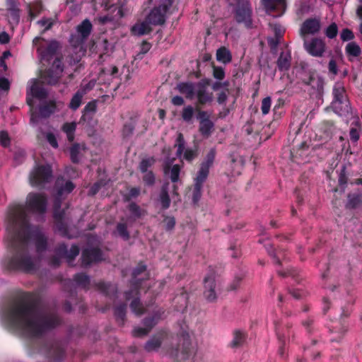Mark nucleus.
<instances>
[{"mask_svg":"<svg viewBox=\"0 0 362 362\" xmlns=\"http://www.w3.org/2000/svg\"><path fill=\"white\" fill-rule=\"evenodd\" d=\"M214 76L219 80H221L225 76V73L223 69L221 67H214Z\"/></svg>","mask_w":362,"mask_h":362,"instance_id":"obj_50","label":"nucleus"},{"mask_svg":"<svg viewBox=\"0 0 362 362\" xmlns=\"http://www.w3.org/2000/svg\"><path fill=\"white\" fill-rule=\"evenodd\" d=\"M8 322L11 327L32 337L40 334L48 327L45 319L25 303L17 304L11 308Z\"/></svg>","mask_w":362,"mask_h":362,"instance_id":"obj_1","label":"nucleus"},{"mask_svg":"<svg viewBox=\"0 0 362 362\" xmlns=\"http://www.w3.org/2000/svg\"><path fill=\"white\" fill-rule=\"evenodd\" d=\"M56 185L58 189L59 197L70 193L74 188V184L70 181L65 182L64 186H63L64 180H57Z\"/></svg>","mask_w":362,"mask_h":362,"instance_id":"obj_21","label":"nucleus"},{"mask_svg":"<svg viewBox=\"0 0 362 362\" xmlns=\"http://www.w3.org/2000/svg\"><path fill=\"white\" fill-rule=\"evenodd\" d=\"M250 17V9L246 6L243 8H238L236 11V19L238 22L247 21Z\"/></svg>","mask_w":362,"mask_h":362,"instance_id":"obj_32","label":"nucleus"},{"mask_svg":"<svg viewBox=\"0 0 362 362\" xmlns=\"http://www.w3.org/2000/svg\"><path fill=\"white\" fill-rule=\"evenodd\" d=\"M32 85L30 88L29 93L37 98L42 99L46 96L45 90L40 86V82L37 80L31 81Z\"/></svg>","mask_w":362,"mask_h":362,"instance_id":"obj_20","label":"nucleus"},{"mask_svg":"<svg viewBox=\"0 0 362 362\" xmlns=\"http://www.w3.org/2000/svg\"><path fill=\"white\" fill-rule=\"evenodd\" d=\"M10 88V83L8 79L5 78H0V88L4 90H8Z\"/></svg>","mask_w":362,"mask_h":362,"instance_id":"obj_55","label":"nucleus"},{"mask_svg":"<svg viewBox=\"0 0 362 362\" xmlns=\"http://www.w3.org/2000/svg\"><path fill=\"white\" fill-rule=\"evenodd\" d=\"M52 177L50 166L36 164L30 174V182L33 186H41Z\"/></svg>","mask_w":362,"mask_h":362,"instance_id":"obj_3","label":"nucleus"},{"mask_svg":"<svg viewBox=\"0 0 362 362\" xmlns=\"http://www.w3.org/2000/svg\"><path fill=\"white\" fill-rule=\"evenodd\" d=\"M338 33V28L336 23H332L330 25H329L326 30H325V35L327 37L332 39L335 37Z\"/></svg>","mask_w":362,"mask_h":362,"instance_id":"obj_40","label":"nucleus"},{"mask_svg":"<svg viewBox=\"0 0 362 362\" xmlns=\"http://www.w3.org/2000/svg\"><path fill=\"white\" fill-rule=\"evenodd\" d=\"M81 151V147L79 145H74L70 149L71 159L73 162H77L78 160V155Z\"/></svg>","mask_w":362,"mask_h":362,"instance_id":"obj_42","label":"nucleus"},{"mask_svg":"<svg viewBox=\"0 0 362 362\" xmlns=\"http://www.w3.org/2000/svg\"><path fill=\"white\" fill-rule=\"evenodd\" d=\"M346 52L349 57H356L360 55L361 50L358 45L354 42L347 44L346 46Z\"/></svg>","mask_w":362,"mask_h":362,"instance_id":"obj_30","label":"nucleus"},{"mask_svg":"<svg viewBox=\"0 0 362 362\" xmlns=\"http://www.w3.org/2000/svg\"><path fill=\"white\" fill-rule=\"evenodd\" d=\"M303 47L305 51L313 57H321L326 51V44L322 39L313 37L312 39L305 38Z\"/></svg>","mask_w":362,"mask_h":362,"instance_id":"obj_5","label":"nucleus"},{"mask_svg":"<svg viewBox=\"0 0 362 362\" xmlns=\"http://www.w3.org/2000/svg\"><path fill=\"white\" fill-rule=\"evenodd\" d=\"M180 171V168L178 165H174L170 167L168 164H166L164 167L165 174L168 175L173 182L178 181Z\"/></svg>","mask_w":362,"mask_h":362,"instance_id":"obj_22","label":"nucleus"},{"mask_svg":"<svg viewBox=\"0 0 362 362\" xmlns=\"http://www.w3.org/2000/svg\"><path fill=\"white\" fill-rule=\"evenodd\" d=\"M7 9L9 17L14 22H18L19 18V10L16 3L13 0H6Z\"/></svg>","mask_w":362,"mask_h":362,"instance_id":"obj_25","label":"nucleus"},{"mask_svg":"<svg viewBox=\"0 0 362 362\" xmlns=\"http://www.w3.org/2000/svg\"><path fill=\"white\" fill-rule=\"evenodd\" d=\"M340 37L343 41H348L352 40L354 35L349 29L345 28L342 30Z\"/></svg>","mask_w":362,"mask_h":362,"instance_id":"obj_48","label":"nucleus"},{"mask_svg":"<svg viewBox=\"0 0 362 362\" xmlns=\"http://www.w3.org/2000/svg\"><path fill=\"white\" fill-rule=\"evenodd\" d=\"M291 56L288 53H281L277 62L280 70H288L290 67Z\"/></svg>","mask_w":362,"mask_h":362,"instance_id":"obj_27","label":"nucleus"},{"mask_svg":"<svg viewBox=\"0 0 362 362\" xmlns=\"http://www.w3.org/2000/svg\"><path fill=\"white\" fill-rule=\"evenodd\" d=\"M209 169L201 165L197 176L195 178V188L199 191L202 189L203 182L206 180L209 175Z\"/></svg>","mask_w":362,"mask_h":362,"instance_id":"obj_23","label":"nucleus"},{"mask_svg":"<svg viewBox=\"0 0 362 362\" xmlns=\"http://www.w3.org/2000/svg\"><path fill=\"white\" fill-rule=\"evenodd\" d=\"M71 254L69 255L70 259H73L76 256H77L79 253V250L77 246H72L71 248Z\"/></svg>","mask_w":362,"mask_h":362,"instance_id":"obj_62","label":"nucleus"},{"mask_svg":"<svg viewBox=\"0 0 362 362\" xmlns=\"http://www.w3.org/2000/svg\"><path fill=\"white\" fill-rule=\"evenodd\" d=\"M272 29L275 32L277 37H279L281 35V33H283V30L280 25H274L272 26Z\"/></svg>","mask_w":362,"mask_h":362,"instance_id":"obj_63","label":"nucleus"},{"mask_svg":"<svg viewBox=\"0 0 362 362\" xmlns=\"http://www.w3.org/2000/svg\"><path fill=\"white\" fill-rule=\"evenodd\" d=\"M360 203V198L358 196H349L347 207L354 209L358 206Z\"/></svg>","mask_w":362,"mask_h":362,"instance_id":"obj_47","label":"nucleus"},{"mask_svg":"<svg viewBox=\"0 0 362 362\" xmlns=\"http://www.w3.org/2000/svg\"><path fill=\"white\" fill-rule=\"evenodd\" d=\"M117 231H118V233L122 237H123L125 239H128L129 233L127 231L126 226L124 224H122V223L118 224V226H117Z\"/></svg>","mask_w":362,"mask_h":362,"instance_id":"obj_52","label":"nucleus"},{"mask_svg":"<svg viewBox=\"0 0 362 362\" xmlns=\"http://www.w3.org/2000/svg\"><path fill=\"white\" fill-rule=\"evenodd\" d=\"M194 115V109L192 106L185 107L182 113L183 119L186 122H190Z\"/></svg>","mask_w":362,"mask_h":362,"instance_id":"obj_39","label":"nucleus"},{"mask_svg":"<svg viewBox=\"0 0 362 362\" xmlns=\"http://www.w3.org/2000/svg\"><path fill=\"white\" fill-rule=\"evenodd\" d=\"M76 128V122H66L62 126V130L66 133L67 138L70 141L74 140Z\"/></svg>","mask_w":362,"mask_h":362,"instance_id":"obj_28","label":"nucleus"},{"mask_svg":"<svg viewBox=\"0 0 362 362\" xmlns=\"http://www.w3.org/2000/svg\"><path fill=\"white\" fill-rule=\"evenodd\" d=\"M129 210L133 216L136 217L140 216L139 208L136 204H131Z\"/></svg>","mask_w":362,"mask_h":362,"instance_id":"obj_57","label":"nucleus"},{"mask_svg":"<svg viewBox=\"0 0 362 362\" xmlns=\"http://www.w3.org/2000/svg\"><path fill=\"white\" fill-rule=\"evenodd\" d=\"M16 267L25 271H31L34 268V264L30 258L25 257L18 260Z\"/></svg>","mask_w":362,"mask_h":362,"instance_id":"obj_31","label":"nucleus"},{"mask_svg":"<svg viewBox=\"0 0 362 362\" xmlns=\"http://www.w3.org/2000/svg\"><path fill=\"white\" fill-rule=\"evenodd\" d=\"M216 59L223 64H227L231 61V54L228 49L225 47L218 49L216 52Z\"/></svg>","mask_w":362,"mask_h":362,"instance_id":"obj_26","label":"nucleus"},{"mask_svg":"<svg viewBox=\"0 0 362 362\" xmlns=\"http://www.w3.org/2000/svg\"><path fill=\"white\" fill-rule=\"evenodd\" d=\"M151 25L146 18L144 21H139L131 28L132 34L136 36H141L148 34L151 31Z\"/></svg>","mask_w":362,"mask_h":362,"instance_id":"obj_15","label":"nucleus"},{"mask_svg":"<svg viewBox=\"0 0 362 362\" xmlns=\"http://www.w3.org/2000/svg\"><path fill=\"white\" fill-rule=\"evenodd\" d=\"M92 25L90 22L86 19L77 26V32L81 35L82 40L86 39L90 33Z\"/></svg>","mask_w":362,"mask_h":362,"instance_id":"obj_24","label":"nucleus"},{"mask_svg":"<svg viewBox=\"0 0 362 362\" xmlns=\"http://www.w3.org/2000/svg\"><path fill=\"white\" fill-rule=\"evenodd\" d=\"M53 68L55 69L54 74L49 72L47 75L41 77L40 82L42 83L54 84L55 83L63 71L62 62L59 59H56L53 64Z\"/></svg>","mask_w":362,"mask_h":362,"instance_id":"obj_13","label":"nucleus"},{"mask_svg":"<svg viewBox=\"0 0 362 362\" xmlns=\"http://www.w3.org/2000/svg\"><path fill=\"white\" fill-rule=\"evenodd\" d=\"M151 44L147 42H143L141 45V53L146 54L151 49Z\"/></svg>","mask_w":362,"mask_h":362,"instance_id":"obj_56","label":"nucleus"},{"mask_svg":"<svg viewBox=\"0 0 362 362\" xmlns=\"http://www.w3.org/2000/svg\"><path fill=\"white\" fill-rule=\"evenodd\" d=\"M329 71L334 75H337L338 73L337 66L336 62L334 59H331L328 65Z\"/></svg>","mask_w":362,"mask_h":362,"instance_id":"obj_54","label":"nucleus"},{"mask_svg":"<svg viewBox=\"0 0 362 362\" xmlns=\"http://www.w3.org/2000/svg\"><path fill=\"white\" fill-rule=\"evenodd\" d=\"M216 282L214 275H209L204 279V295L206 299L209 302H213L216 299Z\"/></svg>","mask_w":362,"mask_h":362,"instance_id":"obj_12","label":"nucleus"},{"mask_svg":"<svg viewBox=\"0 0 362 362\" xmlns=\"http://www.w3.org/2000/svg\"><path fill=\"white\" fill-rule=\"evenodd\" d=\"M46 200L41 194L30 193L27 197V210L35 213L45 211Z\"/></svg>","mask_w":362,"mask_h":362,"instance_id":"obj_7","label":"nucleus"},{"mask_svg":"<svg viewBox=\"0 0 362 362\" xmlns=\"http://www.w3.org/2000/svg\"><path fill=\"white\" fill-rule=\"evenodd\" d=\"M10 137L6 132L2 131L0 132V144L4 147L9 146Z\"/></svg>","mask_w":362,"mask_h":362,"instance_id":"obj_46","label":"nucleus"},{"mask_svg":"<svg viewBox=\"0 0 362 362\" xmlns=\"http://www.w3.org/2000/svg\"><path fill=\"white\" fill-rule=\"evenodd\" d=\"M172 103L175 105H182L184 103V100L180 96H175L172 99Z\"/></svg>","mask_w":362,"mask_h":362,"instance_id":"obj_59","label":"nucleus"},{"mask_svg":"<svg viewBox=\"0 0 362 362\" xmlns=\"http://www.w3.org/2000/svg\"><path fill=\"white\" fill-rule=\"evenodd\" d=\"M160 202L164 209H167L170 206V200L168 197L167 189L164 188L160 195Z\"/></svg>","mask_w":362,"mask_h":362,"instance_id":"obj_37","label":"nucleus"},{"mask_svg":"<svg viewBox=\"0 0 362 362\" xmlns=\"http://www.w3.org/2000/svg\"><path fill=\"white\" fill-rule=\"evenodd\" d=\"M37 23L43 28V31H46L52 27L53 21L50 18H43L39 21Z\"/></svg>","mask_w":362,"mask_h":362,"instance_id":"obj_45","label":"nucleus"},{"mask_svg":"<svg viewBox=\"0 0 362 362\" xmlns=\"http://www.w3.org/2000/svg\"><path fill=\"white\" fill-rule=\"evenodd\" d=\"M175 146L177 147V155L178 156L180 157L185 151L183 158L185 160L190 161L196 157L197 153L195 151L189 148L185 149V141L182 134H178Z\"/></svg>","mask_w":362,"mask_h":362,"instance_id":"obj_14","label":"nucleus"},{"mask_svg":"<svg viewBox=\"0 0 362 362\" xmlns=\"http://www.w3.org/2000/svg\"><path fill=\"white\" fill-rule=\"evenodd\" d=\"M83 92L78 91L71 100L69 107L72 110H76L81 103Z\"/></svg>","mask_w":362,"mask_h":362,"instance_id":"obj_33","label":"nucleus"},{"mask_svg":"<svg viewBox=\"0 0 362 362\" xmlns=\"http://www.w3.org/2000/svg\"><path fill=\"white\" fill-rule=\"evenodd\" d=\"M46 138L47 141L52 146H53L54 148L58 147L57 141L56 139L55 136L53 134L47 133L46 135Z\"/></svg>","mask_w":362,"mask_h":362,"instance_id":"obj_53","label":"nucleus"},{"mask_svg":"<svg viewBox=\"0 0 362 362\" xmlns=\"http://www.w3.org/2000/svg\"><path fill=\"white\" fill-rule=\"evenodd\" d=\"M321 28L320 22L316 18H310L305 21L300 28V35L303 39L308 38L310 35L317 34Z\"/></svg>","mask_w":362,"mask_h":362,"instance_id":"obj_9","label":"nucleus"},{"mask_svg":"<svg viewBox=\"0 0 362 362\" xmlns=\"http://www.w3.org/2000/svg\"><path fill=\"white\" fill-rule=\"evenodd\" d=\"M144 181L148 184L151 185L154 181V176L150 172L146 174V175L144 177Z\"/></svg>","mask_w":362,"mask_h":362,"instance_id":"obj_58","label":"nucleus"},{"mask_svg":"<svg viewBox=\"0 0 362 362\" xmlns=\"http://www.w3.org/2000/svg\"><path fill=\"white\" fill-rule=\"evenodd\" d=\"M262 4L269 14L276 11L277 13L274 16H281L286 8V0H262Z\"/></svg>","mask_w":362,"mask_h":362,"instance_id":"obj_10","label":"nucleus"},{"mask_svg":"<svg viewBox=\"0 0 362 362\" xmlns=\"http://www.w3.org/2000/svg\"><path fill=\"white\" fill-rule=\"evenodd\" d=\"M131 308L136 315H141L143 313V307L140 304V302L136 299L132 301Z\"/></svg>","mask_w":362,"mask_h":362,"instance_id":"obj_44","label":"nucleus"},{"mask_svg":"<svg viewBox=\"0 0 362 362\" xmlns=\"http://www.w3.org/2000/svg\"><path fill=\"white\" fill-rule=\"evenodd\" d=\"M45 240L42 237H40L38 240V243L37 245V250L38 251L42 250L45 248Z\"/></svg>","mask_w":362,"mask_h":362,"instance_id":"obj_61","label":"nucleus"},{"mask_svg":"<svg viewBox=\"0 0 362 362\" xmlns=\"http://www.w3.org/2000/svg\"><path fill=\"white\" fill-rule=\"evenodd\" d=\"M215 156L216 151L214 149H211L207 153L204 161H203L201 165L209 169L214 163Z\"/></svg>","mask_w":362,"mask_h":362,"instance_id":"obj_34","label":"nucleus"},{"mask_svg":"<svg viewBox=\"0 0 362 362\" xmlns=\"http://www.w3.org/2000/svg\"><path fill=\"white\" fill-rule=\"evenodd\" d=\"M155 162L153 158L144 159L140 163V170L142 172H146L147 169L151 167Z\"/></svg>","mask_w":362,"mask_h":362,"instance_id":"obj_43","label":"nucleus"},{"mask_svg":"<svg viewBox=\"0 0 362 362\" xmlns=\"http://www.w3.org/2000/svg\"><path fill=\"white\" fill-rule=\"evenodd\" d=\"M272 99L270 97L264 98L262 101L261 110L263 115H267L270 110Z\"/></svg>","mask_w":362,"mask_h":362,"instance_id":"obj_41","label":"nucleus"},{"mask_svg":"<svg viewBox=\"0 0 362 362\" xmlns=\"http://www.w3.org/2000/svg\"><path fill=\"white\" fill-rule=\"evenodd\" d=\"M177 88L182 94L189 99H192L195 95L196 87H194L192 83H182L178 84Z\"/></svg>","mask_w":362,"mask_h":362,"instance_id":"obj_19","label":"nucleus"},{"mask_svg":"<svg viewBox=\"0 0 362 362\" xmlns=\"http://www.w3.org/2000/svg\"><path fill=\"white\" fill-rule=\"evenodd\" d=\"M199 121V131L204 138H209L214 131V123L209 119V115L205 111H199L197 115Z\"/></svg>","mask_w":362,"mask_h":362,"instance_id":"obj_8","label":"nucleus"},{"mask_svg":"<svg viewBox=\"0 0 362 362\" xmlns=\"http://www.w3.org/2000/svg\"><path fill=\"white\" fill-rule=\"evenodd\" d=\"M161 340L160 338H153L148 341L146 344V349L148 351H154L160 347Z\"/></svg>","mask_w":362,"mask_h":362,"instance_id":"obj_36","label":"nucleus"},{"mask_svg":"<svg viewBox=\"0 0 362 362\" xmlns=\"http://www.w3.org/2000/svg\"><path fill=\"white\" fill-rule=\"evenodd\" d=\"M198 101L201 104H204L211 101L212 94L206 92V86L202 84H198L196 86V93Z\"/></svg>","mask_w":362,"mask_h":362,"instance_id":"obj_18","label":"nucleus"},{"mask_svg":"<svg viewBox=\"0 0 362 362\" xmlns=\"http://www.w3.org/2000/svg\"><path fill=\"white\" fill-rule=\"evenodd\" d=\"M333 94L332 107L334 111L339 115L348 113L350 110L349 103L346 100L344 88L341 83H337L334 85Z\"/></svg>","mask_w":362,"mask_h":362,"instance_id":"obj_2","label":"nucleus"},{"mask_svg":"<svg viewBox=\"0 0 362 362\" xmlns=\"http://www.w3.org/2000/svg\"><path fill=\"white\" fill-rule=\"evenodd\" d=\"M155 324L156 322L154 321V320H146L145 321V325H146L147 327L134 329L133 331L134 335L136 337H140L146 334Z\"/></svg>","mask_w":362,"mask_h":362,"instance_id":"obj_29","label":"nucleus"},{"mask_svg":"<svg viewBox=\"0 0 362 362\" xmlns=\"http://www.w3.org/2000/svg\"><path fill=\"white\" fill-rule=\"evenodd\" d=\"M167 11L165 6H160L151 11L146 20L152 25H162L165 22V15Z\"/></svg>","mask_w":362,"mask_h":362,"instance_id":"obj_11","label":"nucleus"},{"mask_svg":"<svg viewBox=\"0 0 362 362\" xmlns=\"http://www.w3.org/2000/svg\"><path fill=\"white\" fill-rule=\"evenodd\" d=\"M201 192H202V189H199V190L198 191L195 187H194V195H193V199H194V202H197L198 200L199 199L200 197H201Z\"/></svg>","mask_w":362,"mask_h":362,"instance_id":"obj_64","label":"nucleus"},{"mask_svg":"<svg viewBox=\"0 0 362 362\" xmlns=\"http://www.w3.org/2000/svg\"><path fill=\"white\" fill-rule=\"evenodd\" d=\"M75 279L76 282L83 286H86L89 282L88 276L85 274H78L76 276Z\"/></svg>","mask_w":362,"mask_h":362,"instance_id":"obj_51","label":"nucleus"},{"mask_svg":"<svg viewBox=\"0 0 362 362\" xmlns=\"http://www.w3.org/2000/svg\"><path fill=\"white\" fill-rule=\"evenodd\" d=\"M35 45H38L37 51L42 59L49 60L55 52L59 48V44L56 41H51L49 42L40 38L35 37L33 40Z\"/></svg>","mask_w":362,"mask_h":362,"instance_id":"obj_6","label":"nucleus"},{"mask_svg":"<svg viewBox=\"0 0 362 362\" xmlns=\"http://www.w3.org/2000/svg\"><path fill=\"white\" fill-rule=\"evenodd\" d=\"M9 37L8 35L6 32H3L0 33V42L2 44H5L8 42Z\"/></svg>","mask_w":362,"mask_h":362,"instance_id":"obj_60","label":"nucleus"},{"mask_svg":"<svg viewBox=\"0 0 362 362\" xmlns=\"http://www.w3.org/2000/svg\"><path fill=\"white\" fill-rule=\"evenodd\" d=\"M64 107L62 102L50 101L47 105L41 107L40 115L43 117H49L51 114L59 111Z\"/></svg>","mask_w":362,"mask_h":362,"instance_id":"obj_17","label":"nucleus"},{"mask_svg":"<svg viewBox=\"0 0 362 362\" xmlns=\"http://www.w3.org/2000/svg\"><path fill=\"white\" fill-rule=\"evenodd\" d=\"M10 219L21 228V233L18 235V240L24 241L29 237V229L26 226L25 211L20 206H15L10 214Z\"/></svg>","mask_w":362,"mask_h":362,"instance_id":"obj_4","label":"nucleus"},{"mask_svg":"<svg viewBox=\"0 0 362 362\" xmlns=\"http://www.w3.org/2000/svg\"><path fill=\"white\" fill-rule=\"evenodd\" d=\"M101 259L100 252L97 249L86 250L82 254V263L85 266Z\"/></svg>","mask_w":362,"mask_h":362,"instance_id":"obj_16","label":"nucleus"},{"mask_svg":"<svg viewBox=\"0 0 362 362\" xmlns=\"http://www.w3.org/2000/svg\"><path fill=\"white\" fill-rule=\"evenodd\" d=\"M164 227L167 230H171L173 228L175 224V221L173 217H166L163 221Z\"/></svg>","mask_w":362,"mask_h":362,"instance_id":"obj_49","label":"nucleus"},{"mask_svg":"<svg viewBox=\"0 0 362 362\" xmlns=\"http://www.w3.org/2000/svg\"><path fill=\"white\" fill-rule=\"evenodd\" d=\"M360 130L361 128L358 125V122L356 121L355 125L350 129L349 136L351 141L356 142L358 140L360 136Z\"/></svg>","mask_w":362,"mask_h":362,"instance_id":"obj_35","label":"nucleus"},{"mask_svg":"<svg viewBox=\"0 0 362 362\" xmlns=\"http://www.w3.org/2000/svg\"><path fill=\"white\" fill-rule=\"evenodd\" d=\"M245 336L243 333L240 331H236L234 333V338L231 342V345L233 347L240 346L244 341Z\"/></svg>","mask_w":362,"mask_h":362,"instance_id":"obj_38","label":"nucleus"}]
</instances>
